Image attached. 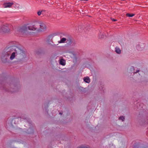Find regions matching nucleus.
<instances>
[{
  "instance_id": "nucleus-16",
  "label": "nucleus",
  "mask_w": 148,
  "mask_h": 148,
  "mask_svg": "<svg viewBox=\"0 0 148 148\" xmlns=\"http://www.w3.org/2000/svg\"><path fill=\"white\" fill-rule=\"evenodd\" d=\"M135 14H130L129 13H127L126 14V16H128L129 17H132L134 16V15Z\"/></svg>"
},
{
  "instance_id": "nucleus-19",
  "label": "nucleus",
  "mask_w": 148,
  "mask_h": 148,
  "mask_svg": "<svg viewBox=\"0 0 148 148\" xmlns=\"http://www.w3.org/2000/svg\"><path fill=\"white\" fill-rule=\"evenodd\" d=\"M139 71L138 70L137 71H136V72H134V73H137V72H139Z\"/></svg>"
},
{
  "instance_id": "nucleus-18",
  "label": "nucleus",
  "mask_w": 148,
  "mask_h": 148,
  "mask_svg": "<svg viewBox=\"0 0 148 148\" xmlns=\"http://www.w3.org/2000/svg\"><path fill=\"white\" fill-rule=\"evenodd\" d=\"M112 21H116V19H112Z\"/></svg>"
},
{
  "instance_id": "nucleus-3",
  "label": "nucleus",
  "mask_w": 148,
  "mask_h": 148,
  "mask_svg": "<svg viewBox=\"0 0 148 148\" xmlns=\"http://www.w3.org/2000/svg\"><path fill=\"white\" fill-rule=\"evenodd\" d=\"M12 48H13V50H14L13 52L15 54V58L18 56H19V57L21 58H24L25 57V52L23 49L14 46H12Z\"/></svg>"
},
{
  "instance_id": "nucleus-21",
  "label": "nucleus",
  "mask_w": 148,
  "mask_h": 148,
  "mask_svg": "<svg viewBox=\"0 0 148 148\" xmlns=\"http://www.w3.org/2000/svg\"><path fill=\"white\" fill-rule=\"evenodd\" d=\"M59 114H62V113H61V112H60Z\"/></svg>"
},
{
  "instance_id": "nucleus-8",
  "label": "nucleus",
  "mask_w": 148,
  "mask_h": 148,
  "mask_svg": "<svg viewBox=\"0 0 148 148\" xmlns=\"http://www.w3.org/2000/svg\"><path fill=\"white\" fill-rule=\"evenodd\" d=\"M144 44L140 43L137 45L136 48L138 50L141 51L144 48Z\"/></svg>"
},
{
  "instance_id": "nucleus-1",
  "label": "nucleus",
  "mask_w": 148,
  "mask_h": 148,
  "mask_svg": "<svg viewBox=\"0 0 148 148\" xmlns=\"http://www.w3.org/2000/svg\"><path fill=\"white\" fill-rule=\"evenodd\" d=\"M13 51L12 47H10L2 53L1 58L3 62H6L9 61V59L12 60L15 58V55Z\"/></svg>"
},
{
  "instance_id": "nucleus-4",
  "label": "nucleus",
  "mask_w": 148,
  "mask_h": 148,
  "mask_svg": "<svg viewBox=\"0 0 148 148\" xmlns=\"http://www.w3.org/2000/svg\"><path fill=\"white\" fill-rule=\"evenodd\" d=\"M12 29V26L8 24H5L0 27V33H8Z\"/></svg>"
},
{
  "instance_id": "nucleus-13",
  "label": "nucleus",
  "mask_w": 148,
  "mask_h": 148,
  "mask_svg": "<svg viewBox=\"0 0 148 148\" xmlns=\"http://www.w3.org/2000/svg\"><path fill=\"white\" fill-rule=\"evenodd\" d=\"M115 51L118 54H120L121 53V49L118 47H116L115 49Z\"/></svg>"
},
{
  "instance_id": "nucleus-6",
  "label": "nucleus",
  "mask_w": 148,
  "mask_h": 148,
  "mask_svg": "<svg viewBox=\"0 0 148 148\" xmlns=\"http://www.w3.org/2000/svg\"><path fill=\"white\" fill-rule=\"evenodd\" d=\"M67 42L69 45L72 46H75L76 44V42L74 40L71 39L67 40Z\"/></svg>"
},
{
  "instance_id": "nucleus-10",
  "label": "nucleus",
  "mask_w": 148,
  "mask_h": 148,
  "mask_svg": "<svg viewBox=\"0 0 148 148\" xmlns=\"http://www.w3.org/2000/svg\"><path fill=\"white\" fill-rule=\"evenodd\" d=\"M60 40L58 41V43H64L66 40H68L66 38L63 37L62 36H60Z\"/></svg>"
},
{
  "instance_id": "nucleus-12",
  "label": "nucleus",
  "mask_w": 148,
  "mask_h": 148,
  "mask_svg": "<svg viewBox=\"0 0 148 148\" xmlns=\"http://www.w3.org/2000/svg\"><path fill=\"white\" fill-rule=\"evenodd\" d=\"M60 64L64 66L65 65V60L63 59H61L60 60Z\"/></svg>"
},
{
  "instance_id": "nucleus-2",
  "label": "nucleus",
  "mask_w": 148,
  "mask_h": 148,
  "mask_svg": "<svg viewBox=\"0 0 148 148\" xmlns=\"http://www.w3.org/2000/svg\"><path fill=\"white\" fill-rule=\"evenodd\" d=\"M39 25L38 23H35L33 25H31L28 26H24L20 28L18 32L22 35L26 34L28 30L34 31L37 30L38 29V26Z\"/></svg>"
},
{
  "instance_id": "nucleus-5",
  "label": "nucleus",
  "mask_w": 148,
  "mask_h": 148,
  "mask_svg": "<svg viewBox=\"0 0 148 148\" xmlns=\"http://www.w3.org/2000/svg\"><path fill=\"white\" fill-rule=\"evenodd\" d=\"M38 24L39 25L38 26V29L37 31H41L46 28V26L44 24L38 23Z\"/></svg>"
},
{
  "instance_id": "nucleus-17",
  "label": "nucleus",
  "mask_w": 148,
  "mask_h": 148,
  "mask_svg": "<svg viewBox=\"0 0 148 148\" xmlns=\"http://www.w3.org/2000/svg\"><path fill=\"white\" fill-rule=\"evenodd\" d=\"M119 120H121L122 121H123L125 119V118L123 116H121L119 117Z\"/></svg>"
},
{
  "instance_id": "nucleus-11",
  "label": "nucleus",
  "mask_w": 148,
  "mask_h": 148,
  "mask_svg": "<svg viewBox=\"0 0 148 148\" xmlns=\"http://www.w3.org/2000/svg\"><path fill=\"white\" fill-rule=\"evenodd\" d=\"M84 80L85 82L89 83L90 82V79L88 77H85L84 78Z\"/></svg>"
},
{
  "instance_id": "nucleus-9",
  "label": "nucleus",
  "mask_w": 148,
  "mask_h": 148,
  "mask_svg": "<svg viewBox=\"0 0 148 148\" xmlns=\"http://www.w3.org/2000/svg\"><path fill=\"white\" fill-rule=\"evenodd\" d=\"M13 4L12 2H6L4 3L3 6L4 8H10Z\"/></svg>"
},
{
  "instance_id": "nucleus-15",
  "label": "nucleus",
  "mask_w": 148,
  "mask_h": 148,
  "mask_svg": "<svg viewBox=\"0 0 148 148\" xmlns=\"http://www.w3.org/2000/svg\"><path fill=\"white\" fill-rule=\"evenodd\" d=\"M77 148H88V146L84 145H81L78 147Z\"/></svg>"
},
{
  "instance_id": "nucleus-7",
  "label": "nucleus",
  "mask_w": 148,
  "mask_h": 148,
  "mask_svg": "<svg viewBox=\"0 0 148 148\" xmlns=\"http://www.w3.org/2000/svg\"><path fill=\"white\" fill-rule=\"evenodd\" d=\"M53 38V36L52 35H49L47 37L46 42L49 44H50V42L52 41Z\"/></svg>"
},
{
  "instance_id": "nucleus-20",
  "label": "nucleus",
  "mask_w": 148,
  "mask_h": 148,
  "mask_svg": "<svg viewBox=\"0 0 148 148\" xmlns=\"http://www.w3.org/2000/svg\"><path fill=\"white\" fill-rule=\"evenodd\" d=\"M80 1H88V0H80Z\"/></svg>"
},
{
  "instance_id": "nucleus-14",
  "label": "nucleus",
  "mask_w": 148,
  "mask_h": 148,
  "mask_svg": "<svg viewBox=\"0 0 148 148\" xmlns=\"http://www.w3.org/2000/svg\"><path fill=\"white\" fill-rule=\"evenodd\" d=\"M45 11L44 10H39L37 12V14L38 16H40L41 14H42L43 15L44 14V12Z\"/></svg>"
}]
</instances>
